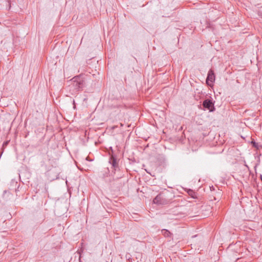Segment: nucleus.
<instances>
[{
  "mask_svg": "<svg viewBox=\"0 0 262 262\" xmlns=\"http://www.w3.org/2000/svg\"><path fill=\"white\" fill-rule=\"evenodd\" d=\"M110 162L111 163L112 167L116 170L118 168V164L116 159L114 157H111Z\"/></svg>",
  "mask_w": 262,
  "mask_h": 262,
  "instance_id": "nucleus-4",
  "label": "nucleus"
},
{
  "mask_svg": "<svg viewBox=\"0 0 262 262\" xmlns=\"http://www.w3.org/2000/svg\"><path fill=\"white\" fill-rule=\"evenodd\" d=\"M214 81L215 75L213 71L211 69L208 71L206 79V83L208 85H210V83L209 82L213 83Z\"/></svg>",
  "mask_w": 262,
  "mask_h": 262,
  "instance_id": "nucleus-3",
  "label": "nucleus"
},
{
  "mask_svg": "<svg viewBox=\"0 0 262 262\" xmlns=\"http://www.w3.org/2000/svg\"><path fill=\"white\" fill-rule=\"evenodd\" d=\"M71 84L69 85L70 91H72V94L82 90L85 84L84 78L82 75L75 76L71 80Z\"/></svg>",
  "mask_w": 262,
  "mask_h": 262,
  "instance_id": "nucleus-1",
  "label": "nucleus"
},
{
  "mask_svg": "<svg viewBox=\"0 0 262 262\" xmlns=\"http://www.w3.org/2000/svg\"><path fill=\"white\" fill-rule=\"evenodd\" d=\"M8 143H9V141H8L4 142L3 143V147H5V146H7V145L8 144Z\"/></svg>",
  "mask_w": 262,
  "mask_h": 262,
  "instance_id": "nucleus-9",
  "label": "nucleus"
},
{
  "mask_svg": "<svg viewBox=\"0 0 262 262\" xmlns=\"http://www.w3.org/2000/svg\"><path fill=\"white\" fill-rule=\"evenodd\" d=\"M202 105L205 108L209 110L210 112H212L215 110L214 102L210 99H205L203 101Z\"/></svg>",
  "mask_w": 262,
  "mask_h": 262,
  "instance_id": "nucleus-2",
  "label": "nucleus"
},
{
  "mask_svg": "<svg viewBox=\"0 0 262 262\" xmlns=\"http://www.w3.org/2000/svg\"><path fill=\"white\" fill-rule=\"evenodd\" d=\"M251 143L253 147L257 148L258 144L257 143L253 141L251 142Z\"/></svg>",
  "mask_w": 262,
  "mask_h": 262,
  "instance_id": "nucleus-8",
  "label": "nucleus"
},
{
  "mask_svg": "<svg viewBox=\"0 0 262 262\" xmlns=\"http://www.w3.org/2000/svg\"><path fill=\"white\" fill-rule=\"evenodd\" d=\"M4 192V193H6V192H7V191H6V190H5Z\"/></svg>",
  "mask_w": 262,
  "mask_h": 262,
  "instance_id": "nucleus-11",
  "label": "nucleus"
},
{
  "mask_svg": "<svg viewBox=\"0 0 262 262\" xmlns=\"http://www.w3.org/2000/svg\"><path fill=\"white\" fill-rule=\"evenodd\" d=\"M162 233L165 237H169L171 234V233L166 229H163L162 230Z\"/></svg>",
  "mask_w": 262,
  "mask_h": 262,
  "instance_id": "nucleus-6",
  "label": "nucleus"
},
{
  "mask_svg": "<svg viewBox=\"0 0 262 262\" xmlns=\"http://www.w3.org/2000/svg\"><path fill=\"white\" fill-rule=\"evenodd\" d=\"M86 159L87 160H90V159H89V157H87V158H86Z\"/></svg>",
  "mask_w": 262,
  "mask_h": 262,
  "instance_id": "nucleus-10",
  "label": "nucleus"
},
{
  "mask_svg": "<svg viewBox=\"0 0 262 262\" xmlns=\"http://www.w3.org/2000/svg\"><path fill=\"white\" fill-rule=\"evenodd\" d=\"M188 193L190 196H191L193 198H196L195 193L192 190L189 189L188 191Z\"/></svg>",
  "mask_w": 262,
  "mask_h": 262,
  "instance_id": "nucleus-7",
  "label": "nucleus"
},
{
  "mask_svg": "<svg viewBox=\"0 0 262 262\" xmlns=\"http://www.w3.org/2000/svg\"><path fill=\"white\" fill-rule=\"evenodd\" d=\"M161 195L160 194H159L153 200V202L155 204H161Z\"/></svg>",
  "mask_w": 262,
  "mask_h": 262,
  "instance_id": "nucleus-5",
  "label": "nucleus"
}]
</instances>
